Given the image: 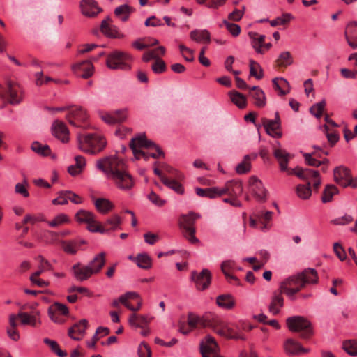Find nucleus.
I'll return each mask as SVG.
<instances>
[{
  "label": "nucleus",
  "mask_w": 357,
  "mask_h": 357,
  "mask_svg": "<svg viewBox=\"0 0 357 357\" xmlns=\"http://www.w3.org/2000/svg\"><path fill=\"white\" fill-rule=\"evenodd\" d=\"M70 193V190L60 191L58 193V197L52 200L54 205H65L68 202V194Z\"/></svg>",
  "instance_id": "obj_60"
},
{
  "label": "nucleus",
  "mask_w": 357,
  "mask_h": 357,
  "mask_svg": "<svg viewBox=\"0 0 357 357\" xmlns=\"http://www.w3.org/2000/svg\"><path fill=\"white\" fill-rule=\"evenodd\" d=\"M339 190L335 185L333 184L326 185L321 195V202L323 203L331 202L333 195L337 194Z\"/></svg>",
  "instance_id": "obj_43"
},
{
  "label": "nucleus",
  "mask_w": 357,
  "mask_h": 357,
  "mask_svg": "<svg viewBox=\"0 0 357 357\" xmlns=\"http://www.w3.org/2000/svg\"><path fill=\"white\" fill-rule=\"evenodd\" d=\"M96 167L102 171L107 178L127 169L126 162L116 155L104 157L96 162Z\"/></svg>",
  "instance_id": "obj_3"
},
{
  "label": "nucleus",
  "mask_w": 357,
  "mask_h": 357,
  "mask_svg": "<svg viewBox=\"0 0 357 357\" xmlns=\"http://www.w3.org/2000/svg\"><path fill=\"white\" fill-rule=\"evenodd\" d=\"M105 253L102 252L96 255L87 264L93 275L98 274L105 264Z\"/></svg>",
  "instance_id": "obj_27"
},
{
  "label": "nucleus",
  "mask_w": 357,
  "mask_h": 357,
  "mask_svg": "<svg viewBox=\"0 0 357 357\" xmlns=\"http://www.w3.org/2000/svg\"><path fill=\"white\" fill-rule=\"evenodd\" d=\"M319 128L326 135V137L328 139V141L330 142V144L333 146L335 144L338 140H339V135L334 132H328V127L326 124H324L319 127Z\"/></svg>",
  "instance_id": "obj_58"
},
{
  "label": "nucleus",
  "mask_w": 357,
  "mask_h": 357,
  "mask_svg": "<svg viewBox=\"0 0 357 357\" xmlns=\"http://www.w3.org/2000/svg\"><path fill=\"white\" fill-rule=\"evenodd\" d=\"M191 280L195 282L196 288L198 290L203 291L207 289L211 284V273L208 269H203L199 273L196 271H192L191 273Z\"/></svg>",
  "instance_id": "obj_10"
},
{
  "label": "nucleus",
  "mask_w": 357,
  "mask_h": 357,
  "mask_svg": "<svg viewBox=\"0 0 357 357\" xmlns=\"http://www.w3.org/2000/svg\"><path fill=\"white\" fill-rule=\"evenodd\" d=\"M311 192L310 181L306 185H298L296 188L298 196L303 199L309 198L311 195Z\"/></svg>",
  "instance_id": "obj_53"
},
{
  "label": "nucleus",
  "mask_w": 357,
  "mask_h": 357,
  "mask_svg": "<svg viewBox=\"0 0 357 357\" xmlns=\"http://www.w3.org/2000/svg\"><path fill=\"white\" fill-rule=\"evenodd\" d=\"M98 116L106 123L114 125L120 123L127 119V110L118 109L112 112L99 111Z\"/></svg>",
  "instance_id": "obj_9"
},
{
  "label": "nucleus",
  "mask_w": 357,
  "mask_h": 357,
  "mask_svg": "<svg viewBox=\"0 0 357 357\" xmlns=\"http://www.w3.org/2000/svg\"><path fill=\"white\" fill-rule=\"evenodd\" d=\"M87 229L91 232H99L101 234H106L108 232V229L99 224V222L95 220V217H93V221L87 223Z\"/></svg>",
  "instance_id": "obj_56"
},
{
  "label": "nucleus",
  "mask_w": 357,
  "mask_h": 357,
  "mask_svg": "<svg viewBox=\"0 0 357 357\" xmlns=\"http://www.w3.org/2000/svg\"><path fill=\"white\" fill-rule=\"evenodd\" d=\"M351 175V172L348 167L340 165L333 169V178L335 182L343 188H347V181Z\"/></svg>",
  "instance_id": "obj_18"
},
{
  "label": "nucleus",
  "mask_w": 357,
  "mask_h": 357,
  "mask_svg": "<svg viewBox=\"0 0 357 357\" xmlns=\"http://www.w3.org/2000/svg\"><path fill=\"white\" fill-rule=\"evenodd\" d=\"M344 35L349 45L353 49H356L357 22H352L347 24L345 29Z\"/></svg>",
  "instance_id": "obj_23"
},
{
  "label": "nucleus",
  "mask_w": 357,
  "mask_h": 357,
  "mask_svg": "<svg viewBox=\"0 0 357 357\" xmlns=\"http://www.w3.org/2000/svg\"><path fill=\"white\" fill-rule=\"evenodd\" d=\"M200 351H204L206 354L217 357L220 348L215 338L211 335H207L199 343Z\"/></svg>",
  "instance_id": "obj_14"
},
{
  "label": "nucleus",
  "mask_w": 357,
  "mask_h": 357,
  "mask_svg": "<svg viewBox=\"0 0 357 357\" xmlns=\"http://www.w3.org/2000/svg\"><path fill=\"white\" fill-rule=\"evenodd\" d=\"M218 197L223 195H228L231 197H237L243 192L241 182L237 181H227L224 187H218Z\"/></svg>",
  "instance_id": "obj_13"
},
{
  "label": "nucleus",
  "mask_w": 357,
  "mask_h": 357,
  "mask_svg": "<svg viewBox=\"0 0 357 357\" xmlns=\"http://www.w3.org/2000/svg\"><path fill=\"white\" fill-rule=\"evenodd\" d=\"M216 303L221 308L231 310L235 305V300L230 294H222L216 298Z\"/></svg>",
  "instance_id": "obj_34"
},
{
  "label": "nucleus",
  "mask_w": 357,
  "mask_h": 357,
  "mask_svg": "<svg viewBox=\"0 0 357 357\" xmlns=\"http://www.w3.org/2000/svg\"><path fill=\"white\" fill-rule=\"evenodd\" d=\"M96 209L101 213L105 214L112 211L114 204L107 199L98 198L94 202Z\"/></svg>",
  "instance_id": "obj_37"
},
{
  "label": "nucleus",
  "mask_w": 357,
  "mask_h": 357,
  "mask_svg": "<svg viewBox=\"0 0 357 357\" xmlns=\"http://www.w3.org/2000/svg\"><path fill=\"white\" fill-rule=\"evenodd\" d=\"M342 349L352 357L357 356V340L349 339L342 342Z\"/></svg>",
  "instance_id": "obj_39"
},
{
  "label": "nucleus",
  "mask_w": 357,
  "mask_h": 357,
  "mask_svg": "<svg viewBox=\"0 0 357 357\" xmlns=\"http://www.w3.org/2000/svg\"><path fill=\"white\" fill-rule=\"evenodd\" d=\"M162 183L168 187L169 188L173 190L178 194H183L184 192V189L181 184H180L178 181L173 178H162Z\"/></svg>",
  "instance_id": "obj_46"
},
{
  "label": "nucleus",
  "mask_w": 357,
  "mask_h": 357,
  "mask_svg": "<svg viewBox=\"0 0 357 357\" xmlns=\"http://www.w3.org/2000/svg\"><path fill=\"white\" fill-rule=\"evenodd\" d=\"M312 275V268H308L305 269L303 272L292 275L287 279H291L292 281H289V284H287V287H299L300 288L303 287L305 284L309 282L311 275Z\"/></svg>",
  "instance_id": "obj_17"
},
{
  "label": "nucleus",
  "mask_w": 357,
  "mask_h": 357,
  "mask_svg": "<svg viewBox=\"0 0 357 357\" xmlns=\"http://www.w3.org/2000/svg\"><path fill=\"white\" fill-rule=\"evenodd\" d=\"M132 57L127 52L115 50L107 55L106 66L111 70H129Z\"/></svg>",
  "instance_id": "obj_4"
},
{
  "label": "nucleus",
  "mask_w": 357,
  "mask_h": 357,
  "mask_svg": "<svg viewBox=\"0 0 357 357\" xmlns=\"http://www.w3.org/2000/svg\"><path fill=\"white\" fill-rule=\"evenodd\" d=\"M262 123L268 135L274 138L282 137V132L279 130L280 128V120L278 112H275V119L270 120L266 118L262 119Z\"/></svg>",
  "instance_id": "obj_11"
},
{
  "label": "nucleus",
  "mask_w": 357,
  "mask_h": 357,
  "mask_svg": "<svg viewBox=\"0 0 357 357\" xmlns=\"http://www.w3.org/2000/svg\"><path fill=\"white\" fill-rule=\"evenodd\" d=\"M134 12V8L128 4H123L114 9V15L121 21L127 22L130 15Z\"/></svg>",
  "instance_id": "obj_29"
},
{
  "label": "nucleus",
  "mask_w": 357,
  "mask_h": 357,
  "mask_svg": "<svg viewBox=\"0 0 357 357\" xmlns=\"http://www.w3.org/2000/svg\"><path fill=\"white\" fill-rule=\"evenodd\" d=\"M93 217H95L93 213L83 209L78 211L75 215L77 222L85 224L93 221Z\"/></svg>",
  "instance_id": "obj_44"
},
{
  "label": "nucleus",
  "mask_w": 357,
  "mask_h": 357,
  "mask_svg": "<svg viewBox=\"0 0 357 357\" xmlns=\"http://www.w3.org/2000/svg\"><path fill=\"white\" fill-rule=\"evenodd\" d=\"M139 357H151V351L150 347L144 342H141L138 348Z\"/></svg>",
  "instance_id": "obj_64"
},
{
  "label": "nucleus",
  "mask_w": 357,
  "mask_h": 357,
  "mask_svg": "<svg viewBox=\"0 0 357 357\" xmlns=\"http://www.w3.org/2000/svg\"><path fill=\"white\" fill-rule=\"evenodd\" d=\"M109 178L114 185L120 190H129L134 186V179L126 169L116 174H111Z\"/></svg>",
  "instance_id": "obj_8"
},
{
  "label": "nucleus",
  "mask_w": 357,
  "mask_h": 357,
  "mask_svg": "<svg viewBox=\"0 0 357 357\" xmlns=\"http://www.w3.org/2000/svg\"><path fill=\"white\" fill-rule=\"evenodd\" d=\"M6 103L11 105L20 104L23 100V90L22 87L16 82L10 79L6 81Z\"/></svg>",
  "instance_id": "obj_7"
},
{
  "label": "nucleus",
  "mask_w": 357,
  "mask_h": 357,
  "mask_svg": "<svg viewBox=\"0 0 357 357\" xmlns=\"http://www.w3.org/2000/svg\"><path fill=\"white\" fill-rule=\"evenodd\" d=\"M73 70L77 75L86 79L93 73V66L89 61H84L73 66Z\"/></svg>",
  "instance_id": "obj_20"
},
{
  "label": "nucleus",
  "mask_w": 357,
  "mask_h": 357,
  "mask_svg": "<svg viewBox=\"0 0 357 357\" xmlns=\"http://www.w3.org/2000/svg\"><path fill=\"white\" fill-rule=\"evenodd\" d=\"M253 91L250 96L255 100V105L258 107H264L266 105V100L264 92L259 86H254L250 88Z\"/></svg>",
  "instance_id": "obj_31"
},
{
  "label": "nucleus",
  "mask_w": 357,
  "mask_h": 357,
  "mask_svg": "<svg viewBox=\"0 0 357 357\" xmlns=\"http://www.w3.org/2000/svg\"><path fill=\"white\" fill-rule=\"evenodd\" d=\"M87 324L86 319H82L78 323L75 324L68 331L70 337L75 340H81L85 333Z\"/></svg>",
  "instance_id": "obj_24"
},
{
  "label": "nucleus",
  "mask_w": 357,
  "mask_h": 357,
  "mask_svg": "<svg viewBox=\"0 0 357 357\" xmlns=\"http://www.w3.org/2000/svg\"><path fill=\"white\" fill-rule=\"evenodd\" d=\"M196 193L199 197H205L211 199L218 197V187L208 188H196Z\"/></svg>",
  "instance_id": "obj_47"
},
{
  "label": "nucleus",
  "mask_w": 357,
  "mask_h": 357,
  "mask_svg": "<svg viewBox=\"0 0 357 357\" xmlns=\"http://www.w3.org/2000/svg\"><path fill=\"white\" fill-rule=\"evenodd\" d=\"M250 75L255 77L257 79H261L263 77V70L260 65L252 59L249 61Z\"/></svg>",
  "instance_id": "obj_48"
},
{
  "label": "nucleus",
  "mask_w": 357,
  "mask_h": 357,
  "mask_svg": "<svg viewBox=\"0 0 357 357\" xmlns=\"http://www.w3.org/2000/svg\"><path fill=\"white\" fill-rule=\"evenodd\" d=\"M31 149L43 156L50 155L51 153V150L49 146L47 145H42L38 142H34L31 145Z\"/></svg>",
  "instance_id": "obj_52"
},
{
  "label": "nucleus",
  "mask_w": 357,
  "mask_h": 357,
  "mask_svg": "<svg viewBox=\"0 0 357 357\" xmlns=\"http://www.w3.org/2000/svg\"><path fill=\"white\" fill-rule=\"evenodd\" d=\"M52 134L62 142H67L69 139V131L66 126L61 121H55L52 126Z\"/></svg>",
  "instance_id": "obj_21"
},
{
  "label": "nucleus",
  "mask_w": 357,
  "mask_h": 357,
  "mask_svg": "<svg viewBox=\"0 0 357 357\" xmlns=\"http://www.w3.org/2000/svg\"><path fill=\"white\" fill-rule=\"evenodd\" d=\"M200 217L199 214L193 212H190L188 215H183L181 217L180 227L183 230V236L193 244L199 242V239L195 236V229L194 224L195 220Z\"/></svg>",
  "instance_id": "obj_6"
},
{
  "label": "nucleus",
  "mask_w": 357,
  "mask_h": 357,
  "mask_svg": "<svg viewBox=\"0 0 357 357\" xmlns=\"http://www.w3.org/2000/svg\"><path fill=\"white\" fill-rule=\"evenodd\" d=\"M80 8L82 14L88 17L96 16L102 10L94 0H82Z\"/></svg>",
  "instance_id": "obj_22"
},
{
  "label": "nucleus",
  "mask_w": 357,
  "mask_h": 357,
  "mask_svg": "<svg viewBox=\"0 0 357 357\" xmlns=\"http://www.w3.org/2000/svg\"><path fill=\"white\" fill-rule=\"evenodd\" d=\"M137 265L143 269H149L151 267V259L146 253H140L135 258Z\"/></svg>",
  "instance_id": "obj_42"
},
{
  "label": "nucleus",
  "mask_w": 357,
  "mask_h": 357,
  "mask_svg": "<svg viewBox=\"0 0 357 357\" xmlns=\"http://www.w3.org/2000/svg\"><path fill=\"white\" fill-rule=\"evenodd\" d=\"M121 222L122 220L121 217L117 214H114L112 216L108 218L102 226H104V227L109 226V228L107 229L108 231L109 230H116L121 229L120 226Z\"/></svg>",
  "instance_id": "obj_45"
},
{
  "label": "nucleus",
  "mask_w": 357,
  "mask_h": 357,
  "mask_svg": "<svg viewBox=\"0 0 357 357\" xmlns=\"http://www.w3.org/2000/svg\"><path fill=\"white\" fill-rule=\"evenodd\" d=\"M286 324L289 331L300 333L303 338H309L311 335V322L304 317H289L286 319Z\"/></svg>",
  "instance_id": "obj_5"
},
{
  "label": "nucleus",
  "mask_w": 357,
  "mask_h": 357,
  "mask_svg": "<svg viewBox=\"0 0 357 357\" xmlns=\"http://www.w3.org/2000/svg\"><path fill=\"white\" fill-rule=\"evenodd\" d=\"M50 307L52 308V310L55 311L56 313H59V314L67 315L68 314L69 312L68 308L66 305L58 302L54 303Z\"/></svg>",
  "instance_id": "obj_62"
},
{
  "label": "nucleus",
  "mask_w": 357,
  "mask_h": 357,
  "mask_svg": "<svg viewBox=\"0 0 357 357\" xmlns=\"http://www.w3.org/2000/svg\"><path fill=\"white\" fill-rule=\"evenodd\" d=\"M43 342L47 344L50 349H52V351L53 352H54L59 357H65L67 356V353L64 351H62L60 348H59V346L58 344V343L54 341V340H52L50 339H48V338H45Z\"/></svg>",
  "instance_id": "obj_54"
},
{
  "label": "nucleus",
  "mask_w": 357,
  "mask_h": 357,
  "mask_svg": "<svg viewBox=\"0 0 357 357\" xmlns=\"http://www.w3.org/2000/svg\"><path fill=\"white\" fill-rule=\"evenodd\" d=\"M35 77H36V84L38 86H41V85L45 84L49 82H54L56 84H59L61 82V81L59 79H54L48 76L44 77L42 71L36 73L35 74Z\"/></svg>",
  "instance_id": "obj_59"
},
{
  "label": "nucleus",
  "mask_w": 357,
  "mask_h": 357,
  "mask_svg": "<svg viewBox=\"0 0 357 357\" xmlns=\"http://www.w3.org/2000/svg\"><path fill=\"white\" fill-rule=\"evenodd\" d=\"M229 96L231 102L238 108L243 109L245 107L247 100L246 97L243 94L236 91H231L229 92Z\"/></svg>",
  "instance_id": "obj_40"
},
{
  "label": "nucleus",
  "mask_w": 357,
  "mask_h": 357,
  "mask_svg": "<svg viewBox=\"0 0 357 357\" xmlns=\"http://www.w3.org/2000/svg\"><path fill=\"white\" fill-rule=\"evenodd\" d=\"M208 321L206 326L213 329V331L220 336L225 337L227 339L233 340H246L245 336L241 333V328L245 330V326H236V328H233L228 325L222 318L212 315L211 317H206Z\"/></svg>",
  "instance_id": "obj_1"
},
{
  "label": "nucleus",
  "mask_w": 357,
  "mask_h": 357,
  "mask_svg": "<svg viewBox=\"0 0 357 357\" xmlns=\"http://www.w3.org/2000/svg\"><path fill=\"white\" fill-rule=\"evenodd\" d=\"M257 157V153L245 155L243 160L236 166V172L239 174H243L250 172L251 169L250 160H255Z\"/></svg>",
  "instance_id": "obj_33"
},
{
  "label": "nucleus",
  "mask_w": 357,
  "mask_h": 357,
  "mask_svg": "<svg viewBox=\"0 0 357 357\" xmlns=\"http://www.w3.org/2000/svg\"><path fill=\"white\" fill-rule=\"evenodd\" d=\"M326 107V101L323 99L319 102L314 105V116L317 119H320L321 116H325Z\"/></svg>",
  "instance_id": "obj_55"
},
{
  "label": "nucleus",
  "mask_w": 357,
  "mask_h": 357,
  "mask_svg": "<svg viewBox=\"0 0 357 357\" xmlns=\"http://www.w3.org/2000/svg\"><path fill=\"white\" fill-rule=\"evenodd\" d=\"M278 147H273V155L277 159L280 164V169L282 171L287 172L288 162L291 158V155L287 153L284 149L280 148V144L277 143Z\"/></svg>",
  "instance_id": "obj_19"
},
{
  "label": "nucleus",
  "mask_w": 357,
  "mask_h": 357,
  "mask_svg": "<svg viewBox=\"0 0 357 357\" xmlns=\"http://www.w3.org/2000/svg\"><path fill=\"white\" fill-rule=\"evenodd\" d=\"M75 164L68 167V173L75 176L79 174L86 165V160L83 156L77 155L75 157Z\"/></svg>",
  "instance_id": "obj_32"
},
{
  "label": "nucleus",
  "mask_w": 357,
  "mask_h": 357,
  "mask_svg": "<svg viewBox=\"0 0 357 357\" xmlns=\"http://www.w3.org/2000/svg\"><path fill=\"white\" fill-rule=\"evenodd\" d=\"M73 275L78 281H84L93 274L87 265L81 266L80 263L74 264L72 267Z\"/></svg>",
  "instance_id": "obj_25"
},
{
  "label": "nucleus",
  "mask_w": 357,
  "mask_h": 357,
  "mask_svg": "<svg viewBox=\"0 0 357 357\" xmlns=\"http://www.w3.org/2000/svg\"><path fill=\"white\" fill-rule=\"evenodd\" d=\"M147 149L149 150V155L153 158H158L164 156V152L162 150L153 142V146L149 147Z\"/></svg>",
  "instance_id": "obj_63"
},
{
  "label": "nucleus",
  "mask_w": 357,
  "mask_h": 357,
  "mask_svg": "<svg viewBox=\"0 0 357 357\" xmlns=\"http://www.w3.org/2000/svg\"><path fill=\"white\" fill-rule=\"evenodd\" d=\"M250 36L252 38V46L257 53L263 54L264 50H262L265 36L259 35L257 33H250Z\"/></svg>",
  "instance_id": "obj_41"
},
{
  "label": "nucleus",
  "mask_w": 357,
  "mask_h": 357,
  "mask_svg": "<svg viewBox=\"0 0 357 357\" xmlns=\"http://www.w3.org/2000/svg\"><path fill=\"white\" fill-rule=\"evenodd\" d=\"M88 119L86 111L82 107H76L70 110L68 121L76 127H86L85 124Z\"/></svg>",
  "instance_id": "obj_12"
},
{
  "label": "nucleus",
  "mask_w": 357,
  "mask_h": 357,
  "mask_svg": "<svg viewBox=\"0 0 357 357\" xmlns=\"http://www.w3.org/2000/svg\"><path fill=\"white\" fill-rule=\"evenodd\" d=\"M112 20L109 17H106L101 22V31L107 37L115 38L117 36V28L112 24Z\"/></svg>",
  "instance_id": "obj_30"
},
{
  "label": "nucleus",
  "mask_w": 357,
  "mask_h": 357,
  "mask_svg": "<svg viewBox=\"0 0 357 357\" xmlns=\"http://www.w3.org/2000/svg\"><path fill=\"white\" fill-rule=\"evenodd\" d=\"M287 173L289 175L295 174L301 179L307 181V183L308 181L310 182V178L312 176V173L310 169H303L299 167H296V168H293V169H289V170L287 172Z\"/></svg>",
  "instance_id": "obj_38"
},
{
  "label": "nucleus",
  "mask_w": 357,
  "mask_h": 357,
  "mask_svg": "<svg viewBox=\"0 0 357 357\" xmlns=\"http://www.w3.org/2000/svg\"><path fill=\"white\" fill-rule=\"evenodd\" d=\"M292 63L293 59L291 54L288 51L281 52L277 59V63L280 66L286 67L290 66Z\"/></svg>",
  "instance_id": "obj_49"
},
{
  "label": "nucleus",
  "mask_w": 357,
  "mask_h": 357,
  "mask_svg": "<svg viewBox=\"0 0 357 357\" xmlns=\"http://www.w3.org/2000/svg\"><path fill=\"white\" fill-rule=\"evenodd\" d=\"M151 69L155 73L160 74L165 71L166 64L162 59H158L153 63Z\"/></svg>",
  "instance_id": "obj_61"
},
{
  "label": "nucleus",
  "mask_w": 357,
  "mask_h": 357,
  "mask_svg": "<svg viewBox=\"0 0 357 357\" xmlns=\"http://www.w3.org/2000/svg\"><path fill=\"white\" fill-rule=\"evenodd\" d=\"M283 347L289 356H299L310 351V349H305L298 342L291 338L285 340Z\"/></svg>",
  "instance_id": "obj_16"
},
{
  "label": "nucleus",
  "mask_w": 357,
  "mask_h": 357,
  "mask_svg": "<svg viewBox=\"0 0 357 357\" xmlns=\"http://www.w3.org/2000/svg\"><path fill=\"white\" fill-rule=\"evenodd\" d=\"M283 305L284 298L282 296L280 293H274L268 305V311L273 315H277L280 313Z\"/></svg>",
  "instance_id": "obj_28"
},
{
  "label": "nucleus",
  "mask_w": 357,
  "mask_h": 357,
  "mask_svg": "<svg viewBox=\"0 0 357 357\" xmlns=\"http://www.w3.org/2000/svg\"><path fill=\"white\" fill-rule=\"evenodd\" d=\"M63 250L70 255H75L79 250V243L77 240L63 241L62 243Z\"/></svg>",
  "instance_id": "obj_51"
},
{
  "label": "nucleus",
  "mask_w": 357,
  "mask_h": 357,
  "mask_svg": "<svg viewBox=\"0 0 357 357\" xmlns=\"http://www.w3.org/2000/svg\"><path fill=\"white\" fill-rule=\"evenodd\" d=\"M249 185L250 192L257 199L261 201L266 200L268 192L262 182L257 176H252L250 178Z\"/></svg>",
  "instance_id": "obj_15"
},
{
  "label": "nucleus",
  "mask_w": 357,
  "mask_h": 357,
  "mask_svg": "<svg viewBox=\"0 0 357 357\" xmlns=\"http://www.w3.org/2000/svg\"><path fill=\"white\" fill-rule=\"evenodd\" d=\"M79 148L84 152L96 155L102 151L106 146L105 139L100 135L90 134L77 135Z\"/></svg>",
  "instance_id": "obj_2"
},
{
  "label": "nucleus",
  "mask_w": 357,
  "mask_h": 357,
  "mask_svg": "<svg viewBox=\"0 0 357 357\" xmlns=\"http://www.w3.org/2000/svg\"><path fill=\"white\" fill-rule=\"evenodd\" d=\"M151 146H153V142L148 140L144 133L138 134L130 142V147L132 151L134 149H140L141 148L148 149Z\"/></svg>",
  "instance_id": "obj_26"
},
{
  "label": "nucleus",
  "mask_w": 357,
  "mask_h": 357,
  "mask_svg": "<svg viewBox=\"0 0 357 357\" xmlns=\"http://www.w3.org/2000/svg\"><path fill=\"white\" fill-rule=\"evenodd\" d=\"M69 222L70 219L67 215L64 213H60L54 217L52 220L48 221L47 224L51 227H57Z\"/></svg>",
  "instance_id": "obj_50"
},
{
  "label": "nucleus",
  "mask_w": 357,
  "mask_h": 357,
  "mask_svg": "<svg viewBox=\"0 0 357 357\" xmlns=\"http://www.w3.org/2000/svg\"><path fill=\"white\" fill-rule=\"evenodd\" d=\"M289 281H292L291 279H286L280 283V294H285L290 299L294 300L295 295L301 290V288L299 287H287V284H289Z\"/></svg>",
  "instance_id": "obj_35"
},
{
  "label": "nucleus",
  "mask_w": 357,
  "mask_h": 357,
  "mask_svg": "<svg viewBox=\"0 0 357 357\" xmlns=\"http://www.w3.org/2000/svg\"><path fill=\"white\" fill-rule=\"evenodd\" d=\"M222 23L232 36L237 37L240 34L241 29L239 25L229 22L227 20H224Z\"/></svg>",
  "instance_id": "obj_57"
},
{
  "label": "nucleus",
  "mask_w": 357,
  "mask_h": 357,
  "mask_svg": "<svg viewBox=\"0 0 357 357\" xmlns=\"http://www.w3.org/2000/svg\"><path fill=\"white\" fill-rule=\"evenodd\" d=\"M190 37L192 40L197 43H208L211 40L210 33L206 29L193 30L190 32Z\"/></svg>",
  "instance_id": "obj_36"
}]
</instances>
